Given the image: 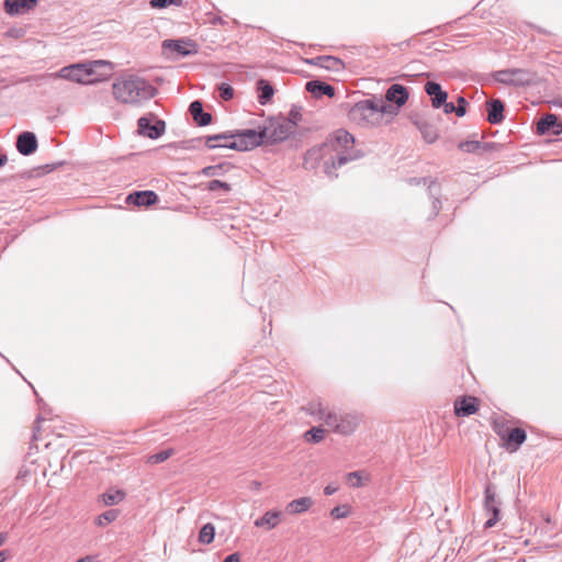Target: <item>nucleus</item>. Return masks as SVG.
<instances>
[{"label": "nucleus", "mask_w": 562, "mask_h": 562, "mask_svg": "<svg viewBox=\"0 0 562 562\" xmlns=\"http://www.w3.org/2000/svg\"><path fill=\"white\" fill-rule=\"evenodd\" d=\"M207 189L210 191H216V190H224L225 192H228L231 190V184L227 182H223L221 180H212L207 183Z\"/></svg>", "instance_id": "ea45409f"}, {"label": "nucleus", "mask_w": 562, "mask_h": 562, "mask_svg": "<svg viewBox=\"0 0 562 562\" xmlns=\"http://www.w3.org/2000/svg\"><path fill=\"white\" fill-rule=\"evenodd\" d=\"M314 154H316V150H310V151H308V155H310V156H312V155H314Z\"/></svg>", "instance_id": "4d7b16f0"}, {"label": "nucleus", "mask_w": 562, "mask_h": 562, "mask_svg": "<svg viewBox=\"0 0 562 562\" xmlns=\"http://www.w3.org/2000/svg\"><path fill=\"white\" fill-rule=\"evenodd\" d=\"M537 132L540 135L551 133L552 135L562 134V122L554 114L544 115L537 124Z\"/></svg>", "instance_id": "f8f14e48"}, {"label": "nucleus", "mask_w": 562, "mask_h": 562, "mask_svg": "<svg viewBox=\"0 0 562 562\" xmlns=\"http://www.w3.org/2000/svg\"><path fill=\"white\" fill-rule=\"evenodd\" d=\"M361 420L362 416L356 412L340 414L333 412V414L326 415V426L341 436L352 435L358 429Z\"/></svg>", "instance_id": "423d86ee"}, {"label": "nucleus", "mask_w": 562, "mask_h": 562, "mask_svg": "<svg viewBox=\"0 0 562 562\" xmlns=\"http://www.w3.org/2000/svg\"><path fill=\"white\" fill-rule=\"evenodd\" d=\"M442 106L446 114L456 113V105L452 102L446 101Z\"/></svg>", "instance_id": "c03bdc74"}, {"label": "nucleus", "mask_w": 562, "mask_h": 562, "mask_svg": "<svg viewBox=\"0 0 562 562\" xmlns=\"http://www.w3.org/2000/svg\"><path fill=\"white\" fill-rule=\"evenodd\" d=\"M318 151L326 158L324 170L329 177H337L334 171L338 167L362 157L355 148V137L346 130H338L329 135Z\"/></svg>", "instance_id": "f257e3e1"}, {"label": "nucleus", "mask_w": 562, "mask_h": 562, "mask_svg": "<svg viewBox=\"0 0 562 562\" xmlns=\"http://www.w3.org/2000/svg\"><path fill=\"white\" fill-rule=\"evenodd\" d=\"M7 560L5 551H0V562H4Z\"/></svg>", "instance_id": "864d4df0"}, {"label": "nucleus", "mask_w": 562, "mask_h": 562, "mask_svg": "<svg viewBox=\"0 0 562 562\" xmlns=\"http://www.w3.org/2000/svg\"><path fill=\"white\" fill-rule=\"evenodd\" d=\"M231 142H233V139H220V140H215L214 143L217 145H224V144H229Z\"/></svg>", "instance_id": "8fccbe9b"}, {"label": "nucleus", "mask_w": 562, "mask_h": 562, "mask_svg": "<svg viewBox=\"0 0 562 562\" xmlns=\"http://www.w3.org/2000/svg\"><path fill=\"white\" fill-rule=\"evenodd\" d=\"M5 539H7V535L0 532V547L4 543Z\"/></svg>", "instance_id": "603ef678"}, {"label": "nucleus", "mask_w": 562, "mask_h": 562, "mask_svg": "<svg viewBox=\"0 0 562 562\" xmlns=\"http://www.w3.org/2000/svg\"><path fill=\"white\" fill-rule=\"evenodd\" d=\"M281 516L282 513L280 510H268L260 518L255 520V526L271 530L279 525Z\"/></svg>", "instance_id": "412c9836"}, {"label": "nucleus", "mask_w": 562, "mask_h": 562, "mask_svg": "<svg viewBox=\"0 0 562 562\" xmlns=\"http://www.w3.org/2000/svg\"><path fill=\"white\" fill-rule=\"evenodd\" d=\"M526 438L527 435L524 429L513 428L505 439V446L507 450L516 451L525 442Z\"/></svg>", "instance_id": "b1692460"}, {"label": "nucleus", "mask_w": 562, "mask_h": 562, "mask_svg": "<svg viewBox=\"0 0 562 562\" xmlns=\"http://www.w3.org/2000/svg\"><path fill=\"white\" fill-rule=\"evenodd\" d=\"M313 504L314 502L311 497L304 496L288 503L285 510L288 514L297 515L307 512Z\"/></svg>", "instance_id": "393cba45"}, {"label": "nucleus", "mask_w": 562, "mask_h": 562, "mask_svg": "<svg viewBox=\"0 0 562 562\" xmlns=\"http://www.w3.org/2000/svg\"><path fill=\"white\" fill-rule=\"evenodd\" d=\"M494 78L501 83L515 87L537 83V76L535 72L520 68L498 70L494 74Z\"/></svg>", "instance_id": "0eeeda50"}, {"label": "nucleus", "mask_w": 562, "mask_h": 562, "mask_svg": "<svg viewBox=\"0 0 562 562\" xmlns=\"http://www.w3.org/2000/svg\"><path fill=\"white\" fill-rule=\"evenodd\" d=\"M137 125H138V133L142 136H145V137H148L151 139L159 138L165 133V130H166V124L164 121L156 119L155 122L151 123L150 119H148L146 116L139 117Z\"/></svg>", "instance_id": "9d476101"}, {"label": "nucleus", "mask_w": 562, "mask_h": 562, "mask_svg": "<svg viewBox=\"0 0 562 562\" xmlns=\"http://www.w3.org/2000/svg\"><path fill=\"white\" fill-rule=\"evenodd\" d=\"M25 34L24 29L22 27H12L7 31L5 36L11 38H21Z\"/></svg>", "instance_id": "79ce46f5"}, {"label": "nucleus", "mask_w": 562, "mask_h": 562, "mask_svg": "<svg viewBox=\"0 0 562 562\" xmlns=\"http://www.w3.org/2000/svg\"><path fill=\"white\" fill-rule=\"evenodd\" d=\"M425 91L431 97V104L435 109H439L446 103L448 94L442 90L441 86L435 81H428L425 85Z\"/></svg>", "instance_id": "2eb2a0df"}, {"label": "nucleus", "mask_w": 562, "mask_h": 562, "mask_svg": "<svg viewBox=\"0 0 562 562\" xmlns=\"http://www.w3.org/2000/svg\"><path fill=\"white\" fill-rule=\"evenodd\" d=\"M150 7L155 9H162L168 5L180 7L182 4V0H150Z\"/></svg>", "instance_id": "f704fd0d"}, {"label": "nucleus", "mask_w": 562, "mask_h": 562, "mask_svg": "<svg viewBox=\"0 0 562 562\" xmlns=\"http://www.w3.org/2000/svg\"><path fill=\"white\" fill-rule=\"evenodd\" d=\"M553 104L562 108V99L554 100Z\"/></svg>", "instance_id": "6e6d98bb"}, {"label": "nucleus", "mask_w": 562, "mask_h": 562, "mask_svg": "<svg viewBox=\"0 0 562 562\" xmlns=\"http://www.w3.org/2000/svg\"><path fill=\"white\" fill-rule=\"evenodd\" d=\"M337 487L336 486H333V485H327L325 488H324V494L329 496V495H333L334 493L337 492Z\"/></svg>", "instance_id": "49530a36"}, {"label": "nucleus", "mask_w": 562, "mask_h": 562, "mask_svg": "<svg viewBox=\"0 0 562 562\" xmlns=\"http://www.w3.org/2000/svg\"><path fill=\"white\" fill-rule=\"evenodd\" d=\"M257 89L260 92L258 95L259 103L265 105L270 102L274 93V89L270 82L265 79H260L257 81Z\"/></svg>", "instance_id": "a878e982"}, {"label": "nucleus", "mask_w": 562, "mask_h": 562, "mask_svg": "<svg viewBox=\"0 0 562 562\" xmlns=\"http://www.w3.org/2000/svg\"><path fill=\"white\" fill-rule=\"evenodd\" d=\"M215 536V527L207 522L205 524L199 532V541L203 544H210L214 540Z\"/></svg>", "instance_id": "c756f323"}, {"label": "nucleus", "mask_w": 562, "mask_h": 562, "mask_svg": "<svg viewBox=\"0 0 562 562\" xmlns=\"http://www.w3.org/2000/svg\"><path fill=\"white\" fill-rule=\"evenodd\" d=\"M305 88L316 98H321L323 95L333 98L335 95V88L319 80H311L306 82Z\"/></svg>", "instance_id": "a211bd4d"}, {"label": "nucleus", "mask_w": 562, "mask_h": 562, "mask_svg": "<svg viewBox=\"0 0 562 562\" xmlns=\"http://www.w3.org/2000/svg\"><path fill=\"white\" fill-rule=\"evenodd\" d=\"M261 484L258 481H254L251 483V490L258 491L260 488Z\"/></svg>", "instance_id": "09e8293b"}, {"label": "nucleus", "mask_w": 562, "mask_h": 562, "mask_svg": "<svg viewBox=\"0 0 562 562\" xmlns=\"http://www.w3.org/2000/svg\"><path fill=\"white\" fill-rule=\"evenodd\" d=\"M484 509L492 516L486 520L485 528L494 527L499 520V501L496 498L495 488L487 485L484 491Z\"/></svg>", "instance_id": "1a4fd4ad"}, {"label": "nucleus", "mask_w": 562, "mask_h": 562, "mask_svg": "<svg viewBox=\"0 0 562 562\" xmlns=\"http://www.w3.org/2000/svg\"><path fill=\"white\" fill-rule=\"evenodd\" d=\"M385 100L401 108L408 100V91L404 86L394 83L386 90Z\"/></svg>", "instance_id": "dca6fc26"}, {"label": "nucleus", "mask_w": 562, "mask_h": 562, "mask_svg": "<svg viewBox=\"0 0 562 562\" xmlns=\"http://www.w3.org/2000/svg\"><path fill=\"white\" fill-rule=\"evenodd\" d=\"M310 64L322 67L327 70H334L338 71L341 68H344L342 61L334 56H318L311 60H308Z\"/></svg>", "instance_id": "5701e85b"}, {"label": "nucleus", "mask_w": 562, "mask_h": 562, "mask_svg": "<svg viewBox=\"0 0 562 562\" xmlns=\"http://www.w3.org/2000/svg\"><path fill=\"white\" fill-rule=\"evenodd\" d=\"M468 102L463 97L458 98V105H456V115L463 116L467 113Z\"/></svg>", "instance_id": "a19ab883"}, {"label": "nucleus", "mask_w": 562, "mask_h": 562, "mask_svg": "<svg viewBox=\"0 0 562 562\" xmlns=\"http://www.w3.org/2000/svg\"><path fill=\"white\" fill-rule=\"evenodd\" d=\"M16 149L23 156H29L37 149V138L32 132H22L16 138Z\"/></svg>", "instance_id": "ddd939ff"}, {"label": "nucleus", "mask_w": 562, "mask_h": 562, "mask_svg": "<svg viewBox=\"0 0 562 562\" xmlns=\"http://www.w3.org/2000/svg\"><path fill=\"white\" fill-rule=\"evenodd\" d=\"M481 147L479 140H465L459 144V148L465 153H474Z\"/></svg>", "instance_id": "c9c22d12"}, {"label": "nucleus", "mask_w": 562, "mask_h": 562, "mask_svg": "<svg viewBox=\"0 0 562 562\" xmlns=\"http://www.w3.org/2000/svg\"><path fill=\"white\" fill-rule=\"evenodd\" d=\"M125 497V493L121 490L108 491L102 495L105 506H112L121 503Z\"/></svg>", "instance_id": "c85d7f7f"}, {"label": "nucleus", "mask_w": 562, "mask_h": 562, "mask_svg": "<svg viewBox=\"0 0 562 562\" xmlns=\"http://www.w3.org/2000/svg\"><path fill=\"white\" fill-rule=\"evenodd\" d=\"M173 453L172 449L162 450L148 457L147 462L149 464H158L168 460Z\"/></svg>", "instance_id": "2f4dec72"}, {"label": "nucleus", "mask_w": 562, "mask_h": 562, "mask_svg": "<svg viewBox=\"0 0 562 562\" xmlns=\"http://www.w3.org/2000/svg\"><path fill=\"white\" fill-rule=\"evenodd\" d=\"M109 67L112 69V64L105 60H94L90 63H78L63 67L58 72L53 74L52 77L71 80L78 83H93L94 79H89L97 71V68Z\"/></svg>", "instance_id": "20e7f679"}, {"label": "nucleus", "mask_w": 562, "mask_h": 562, "mask_svg": "<svg viewBox=\"0 0 562 562\" xmlns=\"http://www.w3.org/2000/svg\"><path fill=\"white\" fill-rule=\"evenodd\" d=\"M158 201V195L154 191H136L127 196V202L137 206H150Z\"/></svg>", "instance_id": "f3484780"}, {"label": "nucleus", "mask_w": 562, "mask_h": 562, "mask_svg": "<svg viewBox=\"0 0 562 562\" xmlns=\"http://www.w3.org/2000/svg\"><path fill=\"white\" fill-rule=\"evenodd\" d=\"M117 518V510L110 509L104 512L102 515H100L97 519L98 526H105L112 521H114Z\"/></svg>", "instance_id": "473e14b6"}, {"label": "nucleus", "mask_w": 562, "mask_h": 562, "mask_svg": "<svg viewBox=\"0 0 562 562\" xmlns=\"http://www.w3.org/2000/svg\"><path fill=\"white\" fill-rule=\"evenodd\" d=\"M487 121L491 124H499L504 120V103L499 99H493L486 103Z\"/></svg>", "instance_id": "6ab92c4d"}, {"label": "nucleus", "mask_w": 562, "mask_h": 562, "mask_svg": "<svg viewBox=\"0 0 562 562\" xmlns=\"http://www.w3.org/2000/svg\"><path fill=\"white\" fill-rule=\"evenodd\" d=\"M295 130V123L286 119L270 120L263 127L266 140L270 143H279L286 139Z\"/></svg>", "instance_id": "6e6552de"}, {"label": "nucleus", "mask_w": 562, "mask_h": 562, "mask_svg": "<svg viewBox=\"0 0 562 562\" xmlns=\"http://www.w3.org/2000/svg\"><path fill=\"white\" fill-rule=\"evenodd\" d=\"M201 172L205 177L221 176L223 173V165L207 166Z\"/></svg>", "instance_id": "4c0bfd02"}, {"label": "nucleus", "mask_w": 562, "mask_h": 562, "mask_svg": "<svg viewBox=\"0 0 562 562\" xmlns=\"http://www.w3.org/2000/svg\"><path fill=\"white\" fill-rule=\"evenodd\" d=\"M218 91H220V97L225 101H228L234 97V89L228 83H225V82L221 83L218 87Z\"/></svg>", "instance_id": "e433bc0d"}, {"label": "nucleus", "mask_w": 562, "mask_h": 562, "mask_svg": "<svg viewBox=\"0 0 562 562\" xmlns=\"http://www.w3.org/2000/svg\"><path fill=\"white\" fill-rule=\"evenodd\" d=\"M189 111L199 126H206L212 121V115L203 111L202 102L199 100L193 101L190 104Z\"/></svg>", "instance_id": "4be33fe9"}, {"label": "nucleus", "mask_w": 562, "mask_h": 562, "mask_svg": "<svg viewBox=\"0 0 562 562\" xmlns=\"http://www.w3.org/2000/svg\"><path fill=\"white\" fill-rule=\"evenodd\" d=\"M77 562H92V560L90 557H86V558L79 559Z\"/></svg>", "instance_id": "5fc2aeb1"}, {"label": "nucleus", "mask_w": 562, "mask_h": 562, "mask_svg": "<svg viewBox=\"0 0 562 562\" xmlns=\"http://www.w3.org/2000/svg\"><path fill=\"white\" fill-rule=\"evenodd\" d=\"M477 411L475 397H462L454 403V413L458 416H470Z\"/></svg>", "instance_id": "aec40b11"}, {"label": "nucleus", "mask_w": 562, "mask_h": 562, "mask_svg": "<svg viewBox=\"0 0 562 562\" xmlns=\"http://www.w3.org/2000/svg\"><path fill=\"white\" fill-rule=\"evenodd\" d=\"M37 4V0H4V10L10 15L23 14Z\"/></svg>", "instance_id": "4468645a"}, {"label": "nucleus", "mask_w": 562, "mask_h": 562, "mask_svg": "<svg viewBox=\"0 0 562 562\" xmlns=\"http://www.w3.org/2000/svg\"><path fill=\"white\" fill-rule=\"evenodd\" d=\"M306 413L323 420L326 424V415L333 414L331 411L327 409L321 402H312L305 408Z\"/></svg>", "instance_id": "bb28decb"}, {"label": "nucleus", "mask_w": 562, "mask_h": 562, "mask_svg": "<svg viewBox=\"0 0 562 562\" xmlns=\"http://www.w3.org/2000/svg\"><path fill=\"white\" fill-rule=\"evenodd\" d=\"M439 209H440V201H439V200H435V201H434V210H435V214H438Z\"/></svg>", "instance_id": "de8ad7c7"}, {"label": "nucleus", "mask_w": 562, "mask_h": 562, "mask_svg": "<svg viewBox=\"0 0 562 562\" xmlns=\"http://www.w3.org/2000/svg\"><path fill=\"white\" fill-rule=\"evenodd\" d=\"M7 162V156L5 155H0V167L4 166Z\"/></svg>", "instance_id": "3c124183"}, {"label": "nucleus", "mask_w": 562, "mask_h": 562, "mask_svg": "<svg viewBox=\"0 0 562 562\" xmlns=\"http://www.w3.org/2000/svg\"><path fill=\"white\" fill-rule=\"evenodd\" d=\"M162 48L169 49L180 56H188L196 53V45L193 41L188 38L181 40H166L162 42Z\"/></svg>", "instance_id": "9b49d317"}, {"label": "nucleus", "mask_w": 562, "mask_h": 562, "mask_svg": "<svg viewBox=\"0 0 562 562\" xmlns=\"http://www.w3.org/2000/svg\"><path fill=\"white\" fill-rule=\"evenodd\" d=\"M156 89L145 79L128 76L116 80L112 86V93L116 101L124 104H139L151 99Z\"/></svg>", "instance_id": "f03ea898"}, {"label": "nucleus", "mask_w": 562, "mask_h": 562, "mask_svg": "<svg viewBox=\"0 0 562 562\" xmlns=\"http://www.w3.org/2000/svg\"><path fill=\"white\" fill-rule=\"evenodd\" d=\"M348 481L353 487H359L361 485V476L358 472H350L348 474Z\"/></svg>", "instance_id": "37998d69"}, {"label": "nucleus", "mask_w": 562, "mask_h": 562, "mask_svg": "<svg viewBox=\"0 0 562 562\" xmlns=\"http://www.w3.org/2000/svg\"><path fill=\"white\" fill-rule=\"evenodd\" d=\"M375 106L380 111L381 122L383 121L384 114L393 115L396 113V110L392 105L386 104L383 100H375Z\"/></svg>", "instance_id": "72a5a7b5"}, {"label": "nucleus", "mask_w": 562, "mask_h": 562, "mask_svg": "<svg viewBox=\"0 0 562 562\" xmlns=\"http://www.w3.org/2000/svg\"><path fill=\"white\" fill-rule=\"evenodd\" d=\"M349 515V508L346 505L336 506L330 510V516L334 519L346 518Z\"/></svg>", "instance_id": "58836bf2"}, {"label": "nucleus", "mask_w": 562, "mask_h": 562, "mask_svg": "<svg viewBox=\"0 0 562 562\" xmlns=\"http://www.w3.org/2000/svg\"><path fill=\"white\" fill-rule=\"evenodd\" d=\"M325 430L322 427H312L304 434V438L310 442H321L324 439Z\"/></svg>", "instance_id": "7c9ffc66"}, {"label": "nucleus", "mask_w": 562, "mask_h": 562, "mask_svg": "<svg viewBox=\"0 0 562 562\" xmlns=\"http://www.w3.org/2000/svg\"><path fill=\"white\" fill-rule=\"evenodd\" d=\"M349 119L360 126H376L381 124V114L375 106V99L357 102L349 111Z\"/></svg>", "instance_id": "39448f33"}, {"label": "nucleus", "mask_w": 562, "mask_h": 562, "mask_svg": "<svg viewBox=\"0 0 562 562\" xmlns=\"http://www.w3.org/2000/svg\"><path fill=\"white\" fill-rule=\"evenodd\" d=\"M224 562H239V554L232 553L225 558Z\"/></svg>", "instance_id": "a18cd8bd"}, {"label": "nucleus", "mask_w": 562, "mask_h": 562, "mask_svg": "<svg viewBox=\"0 0 562 562\" xmlns=\"http://www.w3.org/2000/svg\"><path fill=\"white\" fill-rule=\"evenodd\" d=\"M416 125L427 143L431 144L437 140L438 132L431 124L420 121L416 122Z\"/></svg>", "instance_id": "cd10ccee"}, {"label": "nucleus", "mask_w": 562, "mask_h": 562, "mask_svg": "<svg viewBox=\"0 0 562 562\" xmlns=\"http://www.w3.org/2000/svg\"><path fill=\"white\" fill-rule=\"evenodd\" d=\"M266 140L263 128L244 130L234 133H221L209 136L205 140L206 147L214 149L217 147L229 148L235 150H249L261 145Z\"/></svg>", "instance_id": "7ed1b4c3"}]
</instances>
